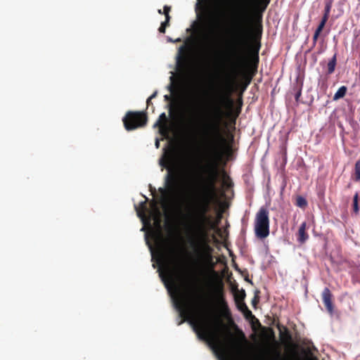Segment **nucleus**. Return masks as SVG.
I'll use <instances>...</instances> for the list:
<instances>
[{"label":"nucleus","instance_id":"1","mask_svg":"<svg viewBox=\"0 0 360 360\" xmlns=\"http://www.w3.org/2000/svg\"><path fill=\"white\" fill-rule=\"evenodd\" d=\"M233 81L229 79L220 94L210 105L209 110L200 120L199 134L206 146V164L203 167L204 176L199 179L198 186L189 190L185 201V219L192 232L189 241L191 251L185 249L174 250L171 252L174 261L180 264H190L195 268H167L166 255L160 251H152L153 268L157 270H214L217 259L213 256L209 232L215 228L210 212L217 198L216 183L219 177L218 160L221 158L219 143L224 141L221 125L225 115L224 108H231L233 101Z\"/></svg>","mask_w":360,"mask_h":360},{"label":"nucleus","instance_id":"2","mask_svg":"<svg viewBox=\"0 0 360 360\" xmlns=\"http://www.w3.org/2000/svg\"><path fill=\"white\" fill-rule=\"evenodd\" d=\"M165 286L171 295H191L195 309L182 304L175 303L183 320L192 326L198 338L207 342L220 360H233V349H231L221 338L224 326L221 320L214 315L210 307L208 297L191 273H218L219 271H158ZM223 276H229L231 271H219Z\"/></svg>","mask_w":360,"mask_h":360},{"label":"nucleus","instance_id":"3","mask_svg":"<svg viewBox=\"0 0 360 360\" xmlns=\"http://www.w3.org/2000/svg\"><path fill=\"white\" fill-rule=\"evenodd\" d=\"M270 0H243L240 11L236 26L234 30L233 46L231 52V70L234 75L238 72L243 63V53L249 44V40L252 35L250 27L251 18L250 8L254 4L261 7L264 11L269 4Z\"/></svg>","mask_w":360,"mask_h":360},{"label":"nucleus","instance_id":"4","mask_svg":"<svg viewBox=\"0 0 360 360\" xmlns=\"http://www.w3.org/2000/svg\"><path fill=\"white\" fill-rule=\"evenodd\" d=\"M270 229L269 211L266 207H261L255 214L254 231L255 236L264 239L269 236Z\"/></svg>","mask_w":360,"mask_h":360},{"label":"nucleus","instance_id":"5","mask_svg":"<svg viewBox=\"0 0 360 360\" xmlns=\"http://www.w3.org/2000/svg\"><path fill=\"white\" fill-rule=\"evenodd\" d=\"M163 157L160 160V165L168 169V174L166 177V183L169 190H174L176 186V175L172 171V167L174 165L175 161V148H165Z\"/></svg>","mask_w":360,"mask_h":360},{"label":"nucleus","instance_id":"6","mask_svg":"<svg viewBox=\"0 0 360 360\" xmlns=\"http://www.w3.org/2000/svg\"><path fill=\"white\" fill-rule=\"evenodd\" d=\"M122 121L125 129L127 131H131L144 127L147 123V116L143 112L129 111L123 117Z\"/></svg>","mask_w":360,"mask_h":360},{"label":"nucleus","instance_id":"7","mask_svg":"<svg viewBox=\"0 0 360 360\" xmlns=\"http://www.w3.org/2000/svg\"><path fill=\"white\" fill-rule=\"evenodd\" d=\"M187 51V47L185 45L181 46L179 49L178 56L176 58L177 68L183 72H187L190 68V62Z\"/></svg>","mask_w":360,"mask_h":360},{"label":"nucleus","instance_id":"8","mask_svg":"<svg viewBox=\"0 0 360 360\" xmlns=\"http://www.w3.org/2000/svg\"><path fill=\"white\" fill-rule=\"evenodd\" d=\"M237 341L234 345L233 349L238 354H241L243 351L244 347L248 344L246 337L243 330L237 328Z\"/></svg>","mask_w":360,"mask_h":360},{"label":"nucleus","instance_id":"9","mask_svg":"<svg viewBox=\"0 0 360 360\" xmlns=\"http://www.w3.org/2000/svg\"><path fill=\"white\" fill-rule=\"evenodd\" d=\"M332 297L333 295L330 292V290L328 288H324L322 292V300L327 311L330 314L333 313V304Z\"/></svg>","mask_w":360,"mask_h":360},{"label":"nucleus","instance_id":"10","mask_svg":"<svg viewBox=\"0 0 360 360\" xmlns=\"http://www.w3.org/2000/svg\"><path fill=\"white\" fill-rule=\"evenodd\" d=\"M155 127H159L160 133L164 136H168V126H167V117L165 112H162L160 117L158 120L155 122Z\"/></svg>","mask_w":360,"mask_h":360},{"label":"nucleus","instance_id":"11","mask_svg":"<svg viewBox=\"0 0 360 360\" xmlns=\"http://www.w3.org/2000/svg\"><path fill=\"white\" fill-rule=\"evenodd\" d=\"M212 0H205L203 5L201 7L202 14L198 15V18L200 20L207 22L210 20L211 16V11L210 9V3Z\"/></svg>","mask_w":360,"mask_h":360},{"label":"nucleus","instance_id":"12","mask_svg":"<svg viewBox=\"0 0 360 360\" xmlns=\"http://www.w3.org/2000/svg\"><path fill=\"white\" fill-rule=\"evenodd\" d=\"M219 39V34H214V37H212V39L209 41L206 49V53L208 56H213L214 53L215 54L217 53Z\"/></svg>","mask_w":360,"mask_h":360},{"label":"nucleus","instance_id":"13","mask_svg":"<svg viewBox=\"0 0 360 360\" xmlns=\"http://www.w3.org/2000/svg\"><path fill=\"white\" fill-rule=\"evenodd\" d=\"M306 222H303L299 228L297 240L300 243H304L309 238L306 233Z\"/></svg>","mask_w":360,"mask_h":360},{"label":"nucleus","instance_id":"14","mask_svg":"<svg viewBox=\"0 0 360 360\" xmlns=\"http://www.w3.org/2000/svg\"><path fill=\"white\" fill-rule=\"evenodd\" d=\"M264 354L267 358L279 357L281 356V352L276 347L269 346L264 351Z\"/></svg>","mask_w":360,"mask_h":360},{"label":"nucleus","instance_id":"15","mask_svg":"<svg viewBox=\"0 0 360 360\" xmlns=\"http://www.w3.org/2000/svg\"><path fill=\"white\" fill-rule=\"evenodd\" d=\"M237 307L241 311L246 318L254 317L252 311L248 309L246 304L243 302H236Z\"/></svg>","mask_w":360,"mask_h":360},{"label":"nucleus","instance_id":"16","mask_svg":"<svg viewBox=\"0 0 360 360\" xmlns=\"http://www.w3.org/2000/svg\"><path fill=\"white\" fill-rule=\"evenodd\" d=\"M281 339L284 343H290L292 340V335L287 328H285L283 333H281Z\"/></svg>","mask_w":360,"mask_h":360},{"label":"nucleus","instance_id":"17","mask_svg":"<svg viewBox=\"0 0 360 360\" xmlns=\"http://www.w3.org/2000/svg\"><path fill=\"white\" fill-rule=\"evenodd\" d=\"M336 63L337 54L335 53L333 58L330 60V61L328 63V74L330 75L335 71Z\"/></svg>","mask_w":360,"mask_h":360},{"label":"nucleus","instance_id":"18","mask_svg":"<svg viewBox=\"0 0 360 360\" xmlns=\"http://www.w3.org/2000/svg\"><path fill=\"white\" fill-rule=\"evenodd\" d=\"M347 89L345 86H340L333 96V100L337 101L343 98L347 94Z\"/></svg>","mask_w":360,"mask_h":360},{"label":"nucleus","instance_id":"19","mask_svg":"<svg viewBox=\"0 0 360 360\" xmlns=\"http://www.w3.org/2000/svg\"><path fill=\"white\" fill-rule=\"evenodd\" d=\"M295 205L299 207L304 208L307 206V201L304 197L299 195L296 198Z\"/></svg>","mask_w":360,"mask_h":360},{"label":"nucleus","instance_id":"20","mask_svg":"<svg viewBox=\"0 0 360 360\" xmlns=\"http://www.w3.org/2000/svg\"><path fill=\"white\" fill-rule=\"evenodd\" d=\"M245 297V292L244 290H241L240 291H238L235 294V300L236 302H243Z\"/></svg>","mask_w":360,"mask_h":360},{"label":"nucleus","instance_id":"21","mask_svg":"<svg viewBox=\"0 0 360 360\" xmlns=\"http://www.w3.org/2000/svg\"><path fill=\"white\" fill-rule=\"evenodd\" d=\"M354 179L356 181H359L360 180V161H357L355 163Z\"/></svg>","mask_w":360,"mask_h":360},{"label":"nucleus","instance_id":"22","mask_svg":"<svg viewBox=\"0 0 360 360\" xmlns=\"http://www.w3.org/2000/svg\"><path fill=\"white\" fill-rule=\"evenodd\" d=\"M358 200H359V193H356L354 196V198H353V210L356 214H358L359 210Z\"/></svg>","mask_w":360,"mask_h":360},{"label":"nucleus","instance_id":"23","mask_svg":"<svg viewBox=\"0 0 360 360\" xmlns=\"http://www.w3.org/2000/svg\"><path fill=\"white\" fill-rule=\"evenodd\" d=\"M262 26L261 24H259L255 31V33L254 34V36H253L254 39L255 41H259L261 36H262Z\"/></svg>","mask_w":360,"mask_h":360},{"label":"nucleus","instance_id":"24","mask_svg":"<svg viewBox=\"0 0 360 360\" xmlns=\"http://www.w3.org/2000/svg\"><path fill=\"white\" fill-rule=\"evenodd\" d=\"M259 49H260V44H259V42H258V44L257 46H255L253 48L256 66L257 65V64L259 63V55L258 54H259Z\"/></svg>","mask_w":360,"mask_h":360},{"label":"nucleus","instance_id":"25","mask_svg":"<svg viewBox=\"0 0 360 360\" xmlns=\"http://www.w3.org/2000/svg\"><path fill=\"white\" fill-rule=\"evenodd\" d=\"M302 83L296 86L297 91L295 95V98L297 102L299 101L300 98L302 95Z\"/></svg>","mask_w":360,"mask_h":360},{"label":"nucleus","instance_id":"26","mask_svg":"<svg viewBox=\"0 0 360 360\" xmlns=\"http://www.w3.org/2000/svg\"><path fill=\"white\" fill-rule=\"evenodd\" d=\"M214 289L217 293H221L223 290V283L220 281L214 285Z\"/></svg>","mask_w":360,"mask_h":360},{"label":"nucleus","instance_id":"27","mask_svg":"<svg viewBox=\"0 0 360 360\" xmlns=\"http://www.w3.org/2000/svg\"><path fill=\"white\" fill-rule=\"evenodd\" d=\"M331 6H332L331 1H328L326 3L325 9H324L325 14L330 15Z\"/></svg>","mask_w":360,"mask_h":360},{"label":"nucleus","instance_id":"28","mask_svg":"<svg viewBox=\"0 0 360 360\" xmlns=\"http://www.w3.org/2000/svg\"><path fill=\"white\" fill-rule=\"evenodd\" d=\"M321 33L315 31L313 36V45L315 46Z\"/></svg>","mask_w":360,"mask_h":360},{"label":"nucleus","instance_id":"29","mask_svg":"<svg viewBox=\"0 0 360 360\" xmlns=\"http://www.w3.org/2000/svg\"><path fill=\"white\" fill-rule=\"evenodd\" d=\"M329 18V15L323 13L322 19L321 20V23L324 24L326 25V22L328 21Z\"/></svg>","mask_w":360,"mask_h":360},{"label":"nucleus","instance_id":"30","mask_svg":"<svg viewBox=\"0 0 360 360\" xmlns=\"http://www.w3.org/2000/svg\"><path fill=\"white\" fill-rule=\"evenodd\" d=\"M329 18V15L323 13L322 19L321 20V23L324 24L326 25V22L328 21Z\"/></svg>","mask_w":360,"mask_h":360},{"label":"nucleus","instance_id":"31","mask_svg":"<svg viewBox=\"0 0 360 360\" xmlns=\"http://www.w3.org/2000/svg\"><path fill=\"white\" fill-rule=\"evenodd\" d=\"M329 18V15L323 13L322 19L321 20V23L324 24L326 25V22L328 21Z\"/></svg>","mask_w":360,"mask_h":360},{"label":"nucleus","instance_id":"32","mask_svg":"<svg viewBox=\"0 0 360 360\" xmlns=\"http://www.w3.org/2000/svg\"><path fill=\"white\" fill-rule=\"evenodd\" d=\"M170 11H171L170 6L166 5L163 7V14L164 15H166V13L169 14Z\"/></svg>","mask_w":360,"mask_h":360},{"label":"nucleus","instance_id":"33","mask_svg":"<svg viewBox=\"0 0 360 360\" xmlns=\"http://www.w3.org/2000/svg\"><path fill=\"white\" fill-rule=\"evenodd\" d=\"M324 27H325V25L320 22L319 26L317 27V28H316V30L315 31L321 33L322 32V30H323Z\"/></svg>","mask_w":360,"mask_h":360},{"label":"nucleus","instance_id":"34","mask_svg":"<svg viewBox=\"0 0 360 360\" xmlns=\"http://www.w3.org/2000/svg\"><path fill=\"white\" fill-rule=\"evenodd\" d=\"M258 302H259V298L255 296L254 297V299L252 300V305L255 306V305H256L258 303Z\"/></svg>","mask_w":360,"mask_h":360},{"label":"nucleus","instance_id":"35","mask_svg":"<svg viewBox=\"0 0 360 360\" xmlns=\"http://www.w3.org/2000/svg\"><path fill=\"white\" fill-rule=\"evenodd\" d=\"M158 30L160 33H165L166 28L160 25V27H159Z\"/></svg>","mask_w":360,"mask_h":360},{"label":"nucleus","instance_id":"36","mask_svg":"<svg viewBox=\"0 0 360 360\" xmlns=\"http://www.w3.org/2000/svg\"><path fill=\"white\" fill-rule=\"evenodd\" d=\"M161 25L164 26L165 28L169 26V22L165 20L161 23Z\"/></svg>","mask_w":360,"mask_h":360},{"label":"nucleus","instance_id":"37","mask_svg":"<svg viewBox=\"0 0 360 360\" xmlns=\"http://www.w3.org/2000/svg\"><path fill=\"white\" fill-rule=\"evenodd\" d=\"M155 147L157 148H159V147H160V140L158 139H155Z\"/></svg>","mask_w":360,"mask_h":360},{"label":"nucleus","instance_id":"38","mask_svg":"<svg viewBox=\"0 0 360 360\" xmlns=\"http://www.w3.org/2000/svg\"><path fill=\"white\" fill-rule=\"evenodd\" d=\"M224 184H225L226 188H229V187L232 186V182L231 181H230V182L226 181L224 183Z\"/></svg>","mask_w":360,"mask_h":360},{"label":"nucleus","instance_id":"39","mask_svg":"<svg viewBox=\"0 0 360 360\" xmlns=\"http://www.w3.org/2000/svg\"><path fill=\"white\" fill-rule=\"evenodd\" d=\"M157 91H155L150 97H149V100H152L153 98H154L156 96H157Z\"/></svg>","mask_w":360,"mask_h":360},{"label":"nucleus","instance_id":"40","mask_svg":"<svg viewBox=\"0 0 360 360\" xmlns=\"http://www.w3.org/2000/svg\"><path fill=\"white\" fill-rule=\"evenodd\" d=\"M165 15V20L169 22V20H170V15H169V14L166 13V15Z\"/></svg>","mask_w":360,"mask_h":360},{"label":"nucleus","instance_id":"41","mask_svg":"<svg viewBox=\"0 0 360 360\" xmlns=\"http://www.w3.org/2000/svg\"><path fill=\"white\" fill-rule=\"evenodd\" d=\"M141 205L142 209H143V210L146 209V202H141Z\"/></svg>","mask_w":360,"mask_h":360},{"label":"nucleus","instance_id":"42","mask_svg":"<svg viewBox=\"0 0 360 360\" xmlns=\"http://www.w3.org/2000/svg\"><path fill=\"white\" fill-rule=\"evenodd\" d=\"M164 97L166 101H169L171 99V96L169 95H165Z\"/></svg>","mask_w":360,"mask_h":360},{"label":"nucleus","instance_id":"43","mask_svg":"<svg viewBox=\"0 0 360 360\" xmlns=\"http://www.w3.org/2000/svg\"><path fill=\"white\" fill-rule=\"evenodd\" d=\"M146 103H147V105H148H148H150V104H152V103H151V100H149V98L147 99Z\"/></svg>","mask_w":360,"mask_h":360},{"label":"nucleus","instance_id":"44","mask_svg":"<svg viewBox=\"0 0 360 360\" xmlns=\"http://www.w3.org/2000/svg\"><path fill=\"white\" fill-rule=\"evenodd\" d=\"M138 214H139V216L141 217V215H143L144 213H143V212L142 213H141L140 212L138 211Z\"/></svg>","mask_w":360,"mask_h":360},{"label":"nucleus","instance_id":"45","mask_svg":"<svg viewBox=\"0 0 360 360\" xmlns=\"http://www.w3.org/2000/svg\"><path fill=\"white\" fill-rule=\"evenodd\" d=\"M169 90H170V91H173V87H172V85H170V86H169Z\"/></svg>","mask_w":360,"mask_h":360},{"label":"nucleus","instance_id":"46","mask_svg":"<svg viewBox=\"0 0 360 360\" xmlns=\"http://www.w3.org/2000/svg\"><path fill=\"white\" fill-rule=\"evenodd\" d=\"M158 13H159L160 14L163 13V12H162V11H161L160 9H159V10H158Z\"/></svg>","mask_w":360,"mask_h":360},{"label":"nucleus","instance_id":"47","mask_svg":"<svg viewBox=\"0 0 360 360\" xmlns=\"http://www.w3.org/2000/svg\"><path fill=\"white\" fill-rule=\"evenodd\" d=\"M156 222H157V224H160V221H159V219H156Z\"/></svg>","mask_w":360,"mask_h":360},{"label":"nucleus","instance_id":"48","mask_svg":"<svg viewBox=\"0 0 360 360\" xmlns=\"http://www.w3.org/2000/svg\"><path fill=\"white\" fill-rule=\"evenodd\" d=\"M181 41V39L179 38L176 40V41Z\"/></svg>","mask_w":360,"mask_h":360},{"label":"nucleus","instance_id":"49","mask_svg":"<svg viewBox=\"0 0 360 360\" xmlns=\"http://www.w3.org/2000/svg\"><path fill=\"white\" fill-rule=\"evenodd\" d=\"M236 270L239 271V270H240V269H238V267H236Z\"/></svg>","mask_w":360,"mask_h":360},{"label":"nucleus","instance_id":"50","mask_svg":"<svg viewBox=\"0 0 360 360\" xmlns=\"http://www.w3.org/2000/svg\"><path fill=\"white\" fill-rule=\"evenodd\" d=\"M223 270H224V271H226V270H229V269H226V268H224Z\"/></svg>","mask_w":360,"mask_h":360}]
</instances>
